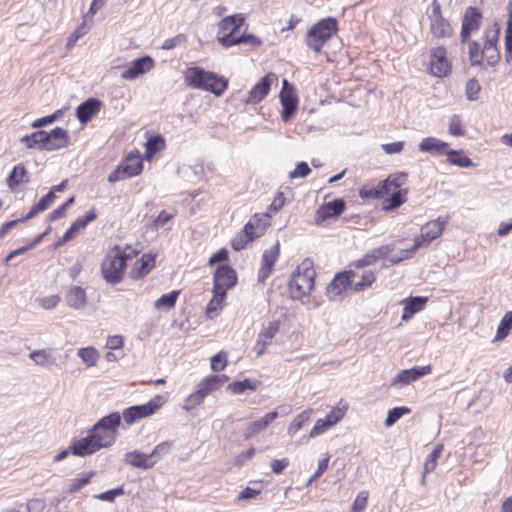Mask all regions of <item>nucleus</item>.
Listing matches in <instances>:
<instances>
[{"label":"nucleus","mask_w":512,"mask_h":512,"mask_svg":"<svg viewBox=\"0 0 512 512\" xmlns=\"http://www.w3.org/2000/svg\"><path fill=\"white\" fill-rule=\"evenodd\" d=\"M184 81L193 89L208 91L215 96H221L228 87V80L223 76L197 66L184 72Z\"/></svg>","instance_id":"f257e3e1"},{"label":"nucleus","mask_w":512,"mask_h":512,"mask_svg":"<svg viewBox=\"0 0 512 512\" xmlns=\"http://www.w3.org/2000/svg\"><path fill=\"white\" fill-rule=\"evenodd\" d=\"M316 272L313 268L312 262L309 260L303 261L298 267L296 272L292 275L289 282V290L293 299H301L310 293L314 287V279Z\"/></svg>","instance_id":"f03ea898"},{"label":"nucleus","mask_w":512,"mask_h":512,"mask_svg":"<svg viewBox=\"0 0 512 512\" xmlns=\"http://www.w3.org/2000/svg\"><path fill=\"white\" fill-rule=\"evenodd\" d=\"M121 422V415L118 412L110 413L102 417L93 427L89 433L101 446L107 448L114 444L116 441L117 429Z\"/></svg>","instance_id":"7ed1b4c3"},{"label":"nucleus","mask_w":512,"mask_h":512,"mask_svg":"<svg viewBox=\"0 0 512 512\" xmlns=\"http://www.w3.org/2000/svg\"><path fill=\"white\" fill-rule=\"evenodd\" d=\"M131 259V254H127L119 246H115L102 262V274L104 279L111 284L119 283L124 274L126 261Z\"/></svg>","instance_id":"20e7f679"},{"label":"nucleus","mask_w":512,"mask_h":512,"mask_svg":"<svg viewBox=\"0 0 512 512\" xmlns=\"http://www.w3.org/2000/svg\"><path fill=\"white\" fill-rule=\"evenodd\" d=\"M171 448L169 441H164L154 447L151 453L145 454L138 450L127 452L124 455V462L139 469H151Z\"/></svg>","instance_id":"39448f33"},{"label":"nucleus","mask_w":512,"mask_h":512,"mask_svg":"<svg viewBox=\"0 0 512 512\" xmlns=\"http://www.w3.org/2000/svg\"><path fill=\"white\" fill-rule=\"evenodd\" d=\"M337 20L328 17L314 24L306 35V45L320 52L324 44L337 32Z\"/></svg>","instance_id":"423d86ee"},{"label":"nucleus","mask_w":512,"mask_h":512,"mask_svg":"<svg viewBox=\"0 0 512 512\" xmlns=\"http://www.w3.org/2000/svg\"><path fill=\"white\" fill-rule=\"evenodd\" d=\"M227 378L224 375H212L204 378L197 386V390L190 394L184 401L183 408L186 411L194 409L203 402L204 398L212 391L219 389Z\"/></svg>","instance_id":"0eeeda50"},{"label":"nucleus","mask_w":512,"mask_h":512,"mask_svg":"<svg viewBox=\"0 0 512 512\" xmlns=\"http://www.w3.org/2000/svg\"><path fill=\"white\" fill-rule=\"evenodd\" d=\"M244 23V17L241 14H235L223 18L218 23L217 39L224 47H231L237 45V37L235 33L239 31Z\"/></svg>","instance_id":"6e6552de"},{"label":"nucleus","mask_w":512,"mask_h":512,"mask_svg":"<svg viewBox=\"0 0 512 512\" xmlns=\"http://www.w3.org/2000/svg\"><path fill=\"white\" fill-rule=\"evenodd\" d=\"M354 271H345L338 273L326 289V295L331 301L340 302L346 295L348 289L352 290Z\"/></svg>","instance_id":"1a4fd4ad"},{"label":"nucleus","mask_w":512,"mask_h":512,"mask_svg":"<svg viewBox=\"0 0 512 512\" xmlns=\"http://www.w3.org/2000/svg\"><path fill=\"white\" fill-rule=\"evenodd\" d=\"M406 178V173L389 175L386 180L380 182L375 188L363 190L361 194L368 198H382L385 195H389L392 191L400 190L399 188L405 183Z\"/></svg>","instance_id":"9d476101"},{"label":"nucleus","mask_w":512,"mask_h":512,"mask_svg":"<svg viewBox=\"0 0 512 512\" xmlns=\"http://www.w3.org/2000/svg\"><path fill=\"white\" fill-rule=\"evenodd\" d=\"M162 404V396H155L145 404L130 406L126 408L122 413L123 419L128 425H131L138 419L154 414L156 410L162 406Z\"/></svg>","instance_id":"9b49d317"},{"label":"nucleus","mask_w":512,"mask_h":512,"mask_svg":"<svg viewBox=\"0 0 512 512\" xmlns=\"http://www.w3.org/2000/svg\"><path fill=\"white\" fill-rule=\"evenodd\" d=\"M237 283L236 271L228 265L217 267L213 277V291L218 295H226L227 291L233 288Z\"/></svg>","instance_id":"f8f14e48"},{"label":"nucleus","mask_w":512,"mask_h":512,"mask_svg":"<svg viewBox=\"0 0 512 512\" xmlns=\"http://www.w3.org/2000/svg\"><path fill=\"white\" fill-rule=\"evenodd\" d=\"M143 168L141 159L127 157L117 168L108 175V181L115 183L138 175Z\"/></svg>","instance_id":"ddd939ff"},{"label":"nucleus","mask_w":512,"mask_h":512,"mask_svg":"<svg viewBox=\"0 0 512 512\" xmlns=\"http://www.w3.org/2000/svg\"><path fill=\"white\" fill-rule=\"evenodd\" d=\"M430 30L435 38H447L452 35V27L441 14L440 4L434 0L429 14Z\"/></svg>","instance_id":"4468645a"},{"label":"nucleus","mask_w":512,"mask_h":512,"mask_svg":"<svg viewBox=\"0 0 512 512\" xmlns=\"http://www.w3.org/2000/svg\"><path fill=\"white\" fill-rule=\"evenodd\" d=\"M446 224V219L438 217L436 220L430 221L422 226L420 236L416 237L414 240V249L417 250L424 245H428L438 238L442 234Z\"/></svg>","instance_id":"2eb2a0df"},{"label":"nucleus","mask_w":512,"mask_h":512,"mask_svg":"<svg viewBox=\"0 0 512 512\" xmlns=\"http://www.w3.org/2000/svg\"><path fill=\"white\" fill-rule=\"evenodd\" d=\"M431 372L432 366L430 364L425 366H414L410 369L401 370L391 380V386L401 389Z\"/></svg>","instance_id":"dca6fc26"},{"label":"nucleus","mask_w":512,"mask_h":512,"mask_svg":"<svg viewBox=\"0 0 512 512\" xmlns=\"http://www.w3.org/2000/svg\"><path fill=\"white\" fill-rule=\"evenodd\" d=\"M430 71L436 77H445L451 71V64L444 47H436L430 51Z\"/></svg>","instance_id":"f3484780"},{"label":"nucleus","mask_w":512,"mask_h":512,"mask_svg":"<svg viewBox=\"0 0 512 512\" xmlns=\"http://www.w3.org/2000/svg\"><path fill=\"white\" fill-rule=\"evenodd\" d=\"M280 102L283 107L281 118L286 122L295 114L298 105V99L294 93L293 87L286 79L283 80Z\"/></svg>","instance_id":"a211bd4d"},{"label":"nucleus","mask_w":512,"mask_h":512,"mask_svg":"<svg viewBox=\"0 0 512 512\" xmlns=\"http://www.w3.org/2000/svg\"><path fill=\"white\" fill-rule=\"evenodd\" d=\"M154 67V60L150 56H143L133 60L125 66L121 72L124 80H134L137 77L149 72Z\"/></svg>","instance_id":"6ab92c4d"},{"label":"nucleus","mask_w":512,"mask_h":512,"mask_svg":"<svg viewBox=\"0 0 512 512\" xmlns=\"http://www.w3.org/2000/svg\"><path fill=\"white\" fill-rule=\"evenodd\" d=\"M280 329V321L274 320L268 323L267 326L259 332L257 341L254 345V352L258 357L262 356L267 347L271 344L273 338L277 335Z\"/></svg>","instance_id":"aec40b11"},{"label":"nucleus","mask_w":512,"mask_h":512,"mask_svg":"<svg viewBox=\"0 0 512 512\" xmlns=\"http://www.w3.org/2000/svg\"><path fill=\"white\" fill-rule=\"evenodd\" d=\"M276 80L277 77L274 73H268L260 82L251 88L245 102L247 104H257L261 102L268 95L272 83Z\"/></svg>","instance_id":"412c9836"},{"label":"nucleus","mask_w":512,"mask_h":512,"mask_svg":"<svg viewBox=\"0 0 512 512\" xmlns=\"http://www.w3.org/2000/svg\"><path fill=\"white\" fill-rule=\"evenodd\" d=\"M280 253V245L277 242L271 248L266 249L261 258V267L258 271V282L264 283L271 274L274 264Z\"/></svg>","instance_id":"4be33fe9"},{"label":"nucleus","mask_w":512,"mask_h":512,"mask_svg":"<svg viewBox=\"0 0 512 512\" xmlns=\"http://www.w3.org/2000/svg\"><path fill=\"white\" fill-rule=\"evenodd\" d=\"M481 13L475 7L467 8L463 19L461 28V40L465 42L473 31L479 29L481 24Z\"/></svg>","instance_id":"5701e85b"},{"label":"nucleus","mask_w":512,"mask_h":512,"mask_svg":"<svg viewBox=\"0 0 512 512\" xmlns=\"http://www.w3.org/2000/svg\"><path fill=\"white\" fill-rule=\"evenodd\" d=\"M100 449H102L101 446L90 433L86 437L73 441L70 446L72 454L81 457L91 455Z\"/></svg>","instance_id":"b1692460"},{"label":"nucleus","mask_w":512,"mask_h":512,"mask_svg":"<svg viewBox=\"0 0 512 512\" xmlns=\"http://www.w3.org/2000/svg\"><path fill=\"white\" fill-rule=\"evenodd\" d=\"M69 144V136L67 130L61 127H55L50 132H47L45 141V150L54 151L67 147Z\"/></svg>","instance_id":"393cba45"},{"label":"nucleus","mask_w":512,"mask_h":512,"mask_svg":"<svg viewBox=\"0 0 512 512\" xmlns=\"http://www.w3.org/2000/svg\"><path fill=\"white\" fill-rule=\"evenodd\" d=\"M101 101L96 98H89L81 103L76 109V116L78 120L85 124L89 122L94 115H96L101 108Z\"/></svg>","instance_id":"a878e982"},{"label":"nucleus","mask_w":512,"mask_h":512,"mask_svg":"<svg viewBox=\"0 0 512 512\" xmlns=\"http://www.w3.org/2000/svg\"><path fill=\"white\" fill-rule=\"evenodd\" d=\"M345 209V201L343 199H335L323 204L316 213L317 219L325 221L327 219L339 216Z\"/></svg>","instance_id":"bb28decb"},{"label":"nucleus","mask_w":512,"mask_h":512,"mask_svg":"<svg viewBox=\"0 0 512 512\" xmlns=\"http://www.w3.org/2000/svg\"><path fill=\"white\" fill-rule=\"evenodd\" d=\"M278 417L277 411H272L265 414L263 417L251 422L248 424L247 428L244 431V438L250 439L254 435L260 433L265 430L268 425Z\"/></svg>","instance_id":"cd10ccee"},{"label":"nucleus","mask_w":512,"mask_h":512,"mask_svg":"<svg viewBox=\"0 0 512 512\" xmlns=\"http://www.w3.org/2000/svg\"><path fill=\"white\" fill-rule=\"evenodd\" d=\"M155 266V256L152 254H144L138 259L130 271L133 279H140L146 276Z\"/></svg>","instance_id":"c85d7f7f"},{"label":"nucleus","mask_w":512,"mask_h":512,"mask_svg":"<svg viewBox=\"0 0 512 512\" xmlns=\"http://www.w3.org/2000/svg\"><path fill=\"white\" fill-rule=\"evenodd\" d=\"M419 150L431 154H446L448 151V143L435 137H426L419 143Z\"/></svg>","instance_id":"c756f323"},{"label":"nucleus","mask_w":512,"mask_h":512,"mask_svg":"<svg viewBox=\"0 0 512 512\" xmlns=\"http://www.w3.org/2000/svg\"><path fill=\"white\" fill-rule=\"evenodd\" d=\"M29 357L36 365L45 368L53 366L57 362L55 351L51 348L34 350Z\"/></svg>","instance_id":"7c9ffc66"},{"label":"nucleus","mask_w":512,"mask_h":512,"mask_svg":"<svg viewBox=\"0 0 512 512\" xmlns=\"http://www.w3.org/2000/svg\"><path fill=\"white\" fill-rule=\"evenodd\" d=\"M427 298L425 297H409L404 301V309L402 314V320H409L414 314L420 312L425 307Z\"/></svg>","instance_id":"2f4dec72"},{"label":"nucleus","mask_w":512,"mask_h":512,"mask_svg":"<svg viewBox=\"0 0 512 512\" xmlns=\"http://www.w3.org/2000/svg\"><path fill=\"white\" fill-rule=\"evenodd\" d=\"M270 218L271 214L269 212L256 213L248 223L245 224L246 231H254L261 236L265 229L270 226Z\"/></svg>","instance_id":"473e14b6"},{"label":"nucleus","mask_w":512,"mask_h":512,"mask_svg":"<svg viewBox=\"0 0 512 512\" xmlns=\"http://www.w3.org/2000/svg\"><path fill=\"white\" fill-rule=\"evenodd\" d=\"M66 303L76 310L83 309L86 305V292L80 286H73L66 295Z\"/></svg>","instance_id":"72a5a7b5"},{"label":"nucleus","mask_w":512,"mask_h":512,"mask_svg":"<svg viewBox=\"0 0 512 512\" xmlns=\"http://www.w3.org/2000/svg\"><path fill=\"white\" fill-rule=\"evenodd\" d=\"M30 178L25 166L19 163L14 166L13 170L7 178V184L10 189L14 190L15 187L23 184H27Z\"/></svg>","instance_id":"f704fd0d"},{"label":"nucleus","mask_w":512,"mask_h":512,"mask_svg":"<svg viewBox=\"0 0 512 512\" xmlns=\"http://www.w3.org/2000/svg\"><path fill=\"white\" fill-rule=\"evenodd\" d=\"M46 137V131L38 130L29 135L23 136L20 139V142L24 144L28 149L37 148L39 150H45Z\"/></svg>","instance_id":"c9c22d12"},{"label":"nucleus","mask_w":512,"mask_h":512,"mask_svg":"<svg viewBox=\"0 0 512 512\" xmlns=\"http://www.w3.org/2000/svg\"><path fill=\"white\" fill-rule=\"evenodd\" d=\"M443 451V445L437 444L431 453L428 455L425 463H424V470H423V476H422V484H425V477L427 474L433 472L435 468L437 467V461L440 458Z\"/></svg>","instance_id":"e433bc0d"},{"label":"nucleus","mask_w":512,"mask_h":512,"mask_svg":"<svg viewBox=\"0 0 512 512\" xmlns=\"http://www.w3.org/2000/svg\"><path fill=\"white\" fill-rule=\"evenodd\" d=\"M390 197L386 198L383 202L385 210H394L400 207L407 199V190L400 189L389 193Z\"/></svg>","instance_id":"4c0bfd02"},{"label":"nucleus","mask_w":512,"mask_h":512,"mask_svg":"<svg viewBox=\"0 0 512 512\" xmlns=\"http://www.w3.org/2000/svg\"><path fill=\"white\" fill-rule=\"evenodd\" d=\"M257 237H259V233L246 231V226H244L243 230L233 238L231 242L232 248L236 251L242 250L249 242Z\"/></svg>","instance_id":"58836bf2"},{"label":"nucleus","mask_w":512,"mask_h":512,"mask_svg":"<svg viewBox=\"0 0 512 512\" xmlns=\"http://www.w3.org/2000/svg\"><path fill=\"white\" fill-rule=\"evenodd\" d=\"M55 198L56 196L53 195V192H48L35 205L32 206L29 213L25 217H23V220H29L38 213L45 211L55 200Z\"/></svg>","instance_id":"ea45409f"},{"label":"nucleus","mask_w":512,"mask_h":512,"mask_svg":"<svg viewBox=\"0 0 512 512\" xmlns=\"http://www.w3.org/2000/svg\"><path fill=\"white\" fill-rule=\"evenodd\" d=\"M446 155L448 156L447 161L452 165L464 168L474 166L472 160L466 155H464L462 151L448 149Z\"/></svg>","instance_id":"a19ab883"},{"label":"nucleus","mask_w":512,"mask_h":512,"mask_svg":"<svg viewBox=\"0 0 512 512\" xmlns=\"http://www.w3.org/2000/svg\"><path fill=\"white\" fill-rule=\"evenodd\" d=\"M313 410L312 409H306L302 411L300 414H298L290 423L288 426V434L292 437L294 436L298 431H300L305 423L310 419V416L312 415Z\"/></svg>","instance_id":"79ce46f5"},{"label":"nucleus","mask_w":512,"mask_h":512,"mask_svg":"<svg viewBox=\"0 0 512 512\" xmlns=\"http://www.w3.org/2000/svg\"><path fill=\"white\" fill-rule=\"evenodd\" d=\"M77 355L87 367L95 366L99 359L98 351L92 346L80 348Z\"/></svg>","instance_id":"37998d69"},{"label":"nucleus","mask_w":512,"mask_h":512,"mask_svg":"<svg viewBox=\"0 0 512 512\" xmlns=\"http://www.w3.org/2000/svg\"><path fill=\"white\" fill-rule=\"evenodd\" d=\"M512 330V311L507 312L500 321L494 341L505 339Z\"/></svg>","instance_id":"c03bdc74"},{"label":"nucleus","mask_w":512,"mask_h":512,"mask_svg":"<svg viewBox=\"0 0 512 512\" xmlns=\"http://www.w3.org/2000/svg\"><path fill=\"white\" fill-rule=\"evenodd\" d=\"M180 291H171L167 294H163L155 302V308L159 310H170L175 306Z\"/></svg>","instance_id":"a18cd8bd"},{"label":"nucleus","mask_w":512,"mask_h":512,"mask_svg":"<svg viewBox=\"0 0 512 512\" xmlns=\"http://www.w3.org/2000/svg\"><path fill=\"white\" fill-rule=\"evenodd\" d=\"M213 298L209 301L206 314L209 318H214L223 308V302L226 295H218L217 291H213Z\"/></svg>","instance_id":"49530a36"},{"label":"nucleus","mask_w":512,"mask_h":512,"mask_svg":"<svg viewBox=\"0 0 512 512\" xmlns=\"http://www.w3.org/2000/svg\"><path fill=\"white\" fill-rule=\"evenodd\" d=\"M348 409V404L341 400L339 402V406L334 407L325 417L326 421L328 422V425H335L337 422H339L346 414V411Z\"/></svg>","instance_id":"de8ad7c7"},{"label":"nucleus","mask_w":512,"mask_h":512,"mask_svg":"<svg viewBox=\"0 0 512 512\" xmlns=\"http://www.w3.org/2000/svg\"><path fill=\"white\" fill-rule=\"evenodd\" d=\"M164 147V138L161 135L153 136L146 142V154L148 157H152L157 152L163 150Z\"/></svg>","instance_id":"09e8293b"},{"label":"nucleus","mask_w":512,"mask_h":512,"mask_svg":"<svg viewBox=\"0 0 512 512\" xmlns=\"http://www.w3.org/2000/svg\"><path fill=\"white\" fill-rule=\"evenodd\" d=\"M411 412L410 408L401 406L394 407L388 411L387 417L385 419V425L387 427L395 424L403 415L409 414Z\"/></svg>","instance_id":"8fccbe9b"},{"label":"nucleus","mask_w":512,"mask_h":512,"mask_svg":"<svg viewBox=\"0 0 512 512\" xmlns=\"http://www.w3.org/2000/svg\"><path fill=\"white\" fill-rule=\"evenodd\" d=\"M468 53L472 66H478L482 63L484 53L483 49L481 50L480 45L477 42L472 41L469 43Z\"/></svg>","instance_id":"3c124183"},{"label":"nucleus","mask_w":512,"mask_h":512,"mask_svg":"<svg viewBox=\"0 0 512 512\" xmlns=\"http://www.w3.org/2000/svg\"><path fill=\"white\" fill-rule=\"evenodd\" d=\"M376 277H375V274L371 271H368V272H365L362 276H361V280L358 281V282H353V286H352V290L354 292H360V291H363L364 289L370 287L373 282L375 281Z\"/></svg>","instance_id":"603ef678"},{"label":"nucleus","mask_w":512,"mask_h":512,"mask_svg":"<svg viewBox=\"0 0 512 512\" xmlns=\"http://www.w3.org/2000/svg\"><path fill=\"white\" fill-rule=\"evenodd\" d=\"M229 390L234 394H241L245 390H256L257 385L254 382H251L249 379H244L243 381H235L228 385Z\"/></svg>","instance_id":"864d4df0"},{"label":"nucleus","mask_w":512,"mask_h":512,"mask_svg":"<svg viewBox=\"0 0 512 512\" xmlns=\"http://www.w3.org/2000/svg\"><path fill=\"white\" fill-rule=\"evenodd\" d=\"M93 476H94V472H89L87 474H83L80 477L72 479L69 484V487H68V492L74 493V492L80 490L83 486H85L86 484H88L90 482V480Z\"/></svg>","instance_id":"5fc2aeb1"},{"label":"nucleus","mask_w":512,"mask_h":512,"mask_svg":"<svg viewBox=\"0 0 512 512\" xmlns=\"http://www.w3.org/2000/svg\"><path fill=\"white\" fill-rule=\"evenodd\" d=\"M368 497H369L368 491H365V490L360 491L357 494V496H356V498H355V500H354V502L352 504V507H351L352 512H361V511H363L366 508V506H367Z\"/></svg>","instance_id":"6e6d98bb"},{"label":"nucleus","mask_w":512,"mask_h":512,"mask_svg":"<svg viewBox=\"0 0 512 512\" xmlns=\"http://www.w3.org/2000/svg\"><path fill=\"white\" fill-rule=\"evenodd\" d=\"M124 494L123 486L114 488L103 493L96 495L95 497L102 501L113 502L116 497Z\"/></svg>","instance_id":"4d7b16f0"},{"label":"nucleus","mask_w":512,"mask_h":512,"mask_svg":"<svg viewBox=\"0 0 512 512\" xmlns=\"http://www.w3.org/2000/svg\"><path fill=\"white\" fill-rule=\"evenodd\" d=\"M464 132L460 117L453 115L449 121V133L453 136H462Z\"/></svg>","instance_id":"13d9d810"},{"label":"nucleus","mask_w":512,"mask_h":512,"mask_svg":"<svg viewBox=\"0 0 512 512\" xmlns=\"http://www.w3.org/2000/svg\"><path fill=\"white\" fill-rule=\"evenodd\" d=\"M97 217L95 209H91L85 216L77 218L72 224L81 231L84 229L87 224L93 220H95Z\"/></svg>","instance_id":"bf43d9fd"},{"label":"nucleus","mask_w":512,"mask_h":512,"mask_svg":"<svg viewBox=\"0 0 512 512\" xmlns=\"http://www.w3.org/2000/svg\"><path fill=\"white\" fill-rule=\"evenodd\" d=\"M393 250H394V247L392 245L387 244V245H382L378 248H375V249L371 250L369 253H370V257H372V260H374V262H375L378 259L387 257Z\"/></svg>","instance_id":"052dcab7"},{"label":"nucleus","mask_w":512,"mask_h":512,"mask_svg":"<svg viewBox=\"0 0 512 512\" xmlns=\"http://www.w3.org/2000/svg\"><path fill=\"white\" fill-rule=\"evenodd\" d=\"M465 90L469 100H476L480 91V85L476 79H470L466 83Z\"/></svg>","instance_id":"680f3d73"},{"label":"nucleus","mask_w":512,"mask_h":512,"mask_svg":"<svg viewBox=\"0 0 512 512\" xmlns=\"http://www.w3.org/2000/svg\"><path fill=\"white\" fill-rule=\"evenodd\" d=\"M311 169L306 162H300L296 165L295 169L289 173V178H303L310 174Z\"/></svg>","instance_id":"e2e57ef3"},{"label":"nucleus","mask_w":512,"mask_h":512,"mask_svg":"<svg viewBox=\"0 0 512 512\" xmlns=\"http://www.w3.org/2000/svg\"><path fill=\"white\" fill-rule=\"evenodd\" d=\"M226 362V353L220 352L211 358V369L216 372L221 371L225 368Z\"/></svg>","instance_id":"0e129e2a"},{"label":"nucleus","mask_w":512,"mask_h":512,"mask_svg":"<svg viewBox=\"0 0 512 512\" xmlns=\"http://www.w3.org/2000/svg\"><path fill=\"white\" fill-rule=\"evenodd\" d=\"M285 204V197L283 192H277L274 196L272 203L268 207V212L276 214Z\"/></svg>","instance_id":"69168bd1"},{"label":"nucleus","mask_w":512,"mask_h":512,"mask_svg":"<svg viewBox=\"0 0 512 512\" xmlns=\"http://www.w3.org/2000/svg\"><path fill=\"white\" fill-rule=\"evenodd\" d=\"M59 301L60 297L58 295H50L38 299L40 306L46 310L55 308L58 305Z\"/></svg>","instance_id":"338daca9"},{"label":"nucleus","mask_w":512,"mask_h":512,"mask_svg":"<svg viewBox=\"0 0 512 512\" xmlns=\"http://www.w3.org/2000/svg\"><path fill=\"white\" fill-rule=\"evenodd\" d=\"M330 427H331V425H328V422L326 421L325 418L318 419L316 421L314 427L310 431V437L311 438L316 437V436L320 435L321 433L325 432Z\"/></svg>","instance_id":"774afa93"}]
</instances>
